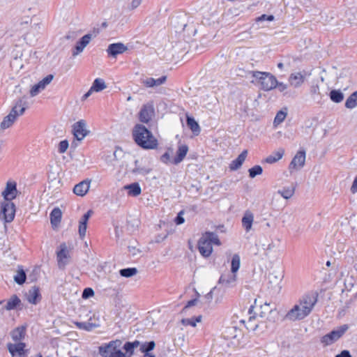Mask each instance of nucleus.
I'll use <instances>...</instances> for the list:
<instances>
[{
	"instance_id": "nucleus-1",
	"label": "nucleus",
	"mask_w": 357,
	"mask_h": 357,
	"mask_svg": "<svg viewBox=\"0 0 357 357\" xmlns=\"http://www.w3.org/2000/svg\"><path fill=\"white\" fill-rule=\"evenodd\" d=\"M317 302L314 294H307L298 299L293 307L287 312L285 319L288 321H296L304 319L312 311Z\"/></svg>"
},
{
	"instance_id": "nucleus-2",
	"label": "nucleus",
	"mask_w": 357,
	"mask_h": 357,
	"mask_svg": "<svg viewBox=\"0 0 357 357\" xmlns=\"http://www.w3.org/2000/svg\"><path fill=\"white\" fill-rule=\"evenodd\" d=\"M135 143L144 149H154L158 146V140L152 132L142 124H136L132 131Z\"/></svg>"
},
{
	"instance_id": "nucleus-3",
	"label": "nucleus",
	"mask_w": 357,
	"mask_h": 357,
	"mask_svg": "<svg viewBox=\"0 0 357 357\" xmlns=\"http://www.w3.org/2000/svg\"><path fill=\"white\" fill-rule=\"evenodd\" d=\"M220 245V241L216 234L207 231L202 234L198 241V250L200 254L204 257H209L213 252L212 245Z\"/></svg>"
},
{
	"instance_id": "nucleus-4",
	"label": "nucleus",
	"mask_w": 357,
	"mask_h": 357,
	"mask_svg": "<svg viewBox=\"0 0 357 357\" xmlns=\"http://www.w3.org/2000/svg\"><path fill=\"white\" fill-rule=\"evenodd\" d=\"M122 341L116 340L110 341L98 347V351L102 357H128L121 351Z\"/></svg>"
},
{
	"instance_id": "nucleus-5",
	"label": "nucleus",
	"mask_w": 357,
	"mask_h": 357,
	"mask_svg": "<svg viewBox=\"0 0 357 357\" xmlns=\"http://www.w3.org/2000/svg\"><path fill=\"white\" fill-rule=\"evenodd\" d=\"M250 74L255 78V81L260 84L261 89L264 91L273 89L278 85L276 77L270 73L251 71Z\"/></svg>"
},
{
	"instance_id": "nucleus-6",
	"label": "nucleus",
	"mask_w": 357,
	"mask_h": 357,
	"mask_svg": "<svg viewBox=\"0 0 357 357\" xmlns=\"http://www.w3.org/2000/svg\"><path fill=\"white\" fill-rule=\"evenodd\" d=\"M349 327L347 324L338 327L337 329L332 331L331 333L324 335L321 339V342L324 346H328L339 340L348 330Z\"/></svg>"
},
{
	"instance_id": "nucleus-7",
	"label": "nucleus",
	"mask_w": 357,
	"mask_h": 357,
	"mask_svg": "<svg viewBox=\"0 0 357 357\" xmlns=\"http://www.w3.org/2000/svg\"><path fill=\"white\" fill-rule=\"evenodd\" d=\"M15 213V204L10 201H6L2 204L0 218L6 222H10L13 220Z\"/></svg>"
},
{
	"instance_id": "nucleus-8",
	"label": "nucleus",
	"mask_w": 357,
	"mask_h": 357,
	"mask_svg": "<svg viewBox=\"0 0 357 357\" xmlns=\"http://www.w3.org/2000/svg\"><path fill=\"white\" fill-rule=\"evenodd\" d=\"M305 163V151L304 150H300L296 153L289 165V170L290 173L300 170L304 167Z\"/></svg>"
},
{
	"instance_id": "nucleus-9",
	"label": "nucleus",
	"mask_w": 357,
	"mask_h": 357,
	"mask_svg": "<svg viewBox=\"0 0 357 357\" xmlns=\"http://www.w3.org/2000/svg\"><path fill=\"white\" fill-rule=\"evenodd\" d=\"M155 110L152 103H147L142 106L139 112V119L144 123H148L154 116Z\"/></svg>"
},
{
	"instance_id": "nucleus-10",
	"label": "nucleus",
	"mask_w": 357,
	"mask_h": 357,
	"mask_svg": "<svg viewBox=\"0 0 357 357\" xmlns=\"http://www.w3.org/2000/svg\"><path fill=\"white\" fill-rule=\"evenodd\" d=\"M53 79V75H48L38 83L34 84L30 89V96L31 97L36 96L40 92L43 91L47 85L51 83Z\"/></svg>"
},
{
	"instance_id": "nucleus-11",
	"label": "nucleus",
	"mask_w": 357,
	"mask_h": 357,
	"mask_svg": "<svg viewBox=\"0 0 357 357\" xmlns=\"http://www.w3.org/2000/svg\"><path fill=\"white\" fill-rule=\"evenodd\" d=\"M28 107L29 104L26 101V97L23 96L15 102L10 112L19 117L24 114Z\"/></svg>"
},
{
	"instance_id": "nucleus-12",
	"label": "nucleus",
	"mask_w": 357,
	"mask_h": 357,
	"mask_svg": "<svg viewBox=\"0 0 357 357\" xmlns=\"http://www.w3.org/2000/svg\"><path fill=\"white\" fill-rule=\"evenodd\" d=\"M86 122L81 120L75 123L73 126V132L75 137L78 141L82 140L87 134Z\"/></svg>"
},
{
	"instance_id": "nucleus-13",
	"label": "nucleus",
	"mask_w": 357,
	"mask_h": 357,
	"mask_svg": "<svg viewBox=\"0 0 357 357\" xmlns=\"http://www.w3.org/2000/svg\"><path fill=\"white\" fill-rule=\"evenodd\" d=\"M25 347L26 344L23 342L8 343L7 344L8 349L13 357L17 355L19 357H26V351L24 349Z\"/></svg>"
},
{
	"instance_id": "nucleus-14",
	"label": "nucleus",
	"mask_w": 357,
	"mask_h": 357,
	"mask_svg": "<svg viewBox=\"0 0 357 357\" xmlns=\"http://www.w3.org/2000/svg\"><path fill=\"white\" fill-rule=\"evenodd\" d=\"M17 193V183L15 181H8L6 187L2 192V196L6 201H10L16 197Z\"/></svg>"
},
{
	"instance_id": "nucleus-15",
	"label": "nucleus",
	"mask_w": 357,
	"mask_h": 357,
	"mask_svg": "<svg viewBox=\"0 0 357 357\" xmlns=\"http://www.w3.org/2000/svg\"><path fill=\"white\" fill-rule=\"evenodd\" d=\"M128 50V47L121 43L110 44L107 50V54L112 56L116 57L118 54H123Z\"/></svg>"
},
{
	"instance_id": "nucleus-16",
	"label": "nucleus",
	"mask_w": 357,
	"mask_h": 357,
	"mask_svg": "<svg viewBox=\"0 0 357 357\" xmlns=\"http://www.w3.org/2000/svg\"><path fill=\"white\" fill-rule=\"evenodd\" d=\"M89 43V33L82 36L77 43L72 51L73 56H76L83 52L84 49Z\"/></svg>"
},
{
	"instance_id": "nucleus-17",
	"label": "nucleus",
	"mask_w": 357,
	"mask_h": 357,
	"mask_svg": "<svg viewBox=\"0 0 357 357\" xmlns=\"http://www.w3.org/2000/svg\"><path fill=\"white\" fill-rule=\"evenodd\" d=\"M222 335L226 340H233L241 335V331L234 326H229L224 329Z\"/></svg>"
},
{
	"instance_id": "nucleus-18",
	"label": "nucleus",
	"mask_w": 357,
	"mask_h": 357,
	"mask_svg": "<svg viewBox=\"0 0 357 357\" xmlns=\"http://www.w3.org/2000/svg\"><path fill=\"white\" fill-rule=\"evenodd\" d=\"M89 190V179L86 178L78 184L75 185L73 188V192L80 197L84 196Z\"/></svg>"
},
{
	"instance_id": "nucleus-19",
	"label": "nucleus",
	"mask_w": 357,
	"mask_h": 357,
	"mask_svg": "<svg viewBox=\"0 0 357 357\" xmlns=\"http://www.w3.org/2000/svg\"><path fill=\"white\" fill-rule=\"evenodd\" d=\"M89 218V211L86 212L84 215L82 217V218L79 221V236L81 239H83L86 235V229H87V222Z\"/></svg>"
},
{
	"instance_id": "nucleus-20",
	"label": "nucleus",
	"mask_w": 357,
	"mask_h": 357,
	"mask_svg": "<svg viewBox=\"0 0 357 357\" xmlns=\"http://www.w3.org/2000/svg\"><path fill=\"white\" fill-rule=\"evenodd\" d=\"M304 81L305 77L301 73H291L289 77V84L294 88L301 86Z\"/></svg>"
},
{
	"instance_id": "nucleus-21",
	"label": "nucleus",
	"mask_w": 357,
	"mask_h": 357,
	"mask_svg": "<svg viewBox=\"0 0 357 357\" xmlns=\"http://www.w3.org/2000/svg\"><path fill=\"white\" fill-rule=\"evenodd\" d=\"M68 254L66 245H61V250L57 252L58 264L60 268H63L67 264Z\"/></svg>"
},
{
	"instance_id": "nucleus-22",
	"label": "nucleus",
	"mask_w": 357,
	"mask_h": 357,
	"mask_svg": "<svg viewBox=\"0 0 357 357\" xmlns=\"http://www.w3.org/2000/svg\"><path fill=\"white\" fill-rule=\"evenodd\" d=\"M62 218V212L61 209L58 207L54 208L51 213H50V222L54 229L56 228L61 221Z\"/></svg>"
},
{
	"instance_id": "nucleus-23",
	"label": "nucleus",
	"mask_w": 357,
	"mask_h": 357,
	"mask_svg": "<svg viewBox=\"0 0 357 357\" xmlns=\"http://www.w3.org/2000/svg\"><path fill=\"white\" fill-rule=\"evenodd\" d=\"M237 280L236 274L232 273L231 275H228L227 277L225 275H221L219 279L218 283L222 284L225 287H232L236 284V282Z\"/></svg>"
},
{
	"instance_id": "nucleus-24",
	"label": "nucleus",
	"mask_w": 357,
	"mask_h": 357,
	"mask_svg": "<svg viewBox=\"0 0 357 357\" xmlns=\"http://www.w3.org/2000/svg\"><path fill=\"white\" fill-rule=\"evenodd\" d=\"M248 155V151L244 150L242 153L237 157L236 159L231 161L229 165V169L232 171L237 170L239 169L243 163L244 162Z\"/></svg>"
},
{
	"instance_id": "nucleus-25",
	"label": "nucleus",
	"mask_w": 357,
	"mask_h": 357,
	"mask_svg": "<svg viewBox=\"0 0 357 357\" xmlns=\"http://www.w3.org/2000/svg\"><path fill=\"white\" fill-rule=\"evenodd\" d=\"M284 154V149L282 148L278 149L276 151L272 153L264 159V162L268 164H273L279 161Z\"/></svg>"
},
{
	"instance_id": "nucleus-26",
	"label": "nucleus",
	"mask_w": 357,
	"mask_h": 357,
	"mask_svg": "<svg viewBox=\"0 0 357 357\" xmlns=\"http://www.w3.org/2000/svg\"><path fill=\"white\" fill-rule=\"evenodd\" d=\"M155 347V343L154 341L144 342L142 344L139 350L144 354V357H155L153 354L151 353V351L154 349Z\"/></svg>"
},
{
	"instance_id": "nucleus-27",
	"label": "nucleus",
	"mask_w": 357,
	"mask_h": 357,
	"mask_svg": "<svg viewBox=\"0 0 357 357\" xmlns=\"http://www.w3.org/2000/svg\"><path fill=\"white\" fill-rule=\"evenodd\" d=\"M254 221V215L250 211H246L242 218V225L246 231H249L252 229Z\"/></svg>"
},
{
	"instance_id": "nucleus-28",
	"label": "nucleus",
	"mask_w": 357,
	"mask_h": 357,
	"mask_svg": "<svg viewBox=\"0 0 357 357\" xmlns=\"http://www.w3.org/2000/svg\"><path fill=\"white\" fill-rule=\"evenodd\" d=\"M18 116L13 114V113H9L7 116H6L3 121L0 124V128L1 130H6L7 128H10L14 123L17 121Z\"/></svg>"
},
{
	"instance_id": "nucleus-29",
	"label": "nucleus",
	"mask_w": 357,
	"mask_h": 357,
	"mask_svg": "<svg viewBox=\"0 0 357 357\" xmlns=\"http://www.w3.org/2000/svg\"><path fill=\"white\" fill-rule=\"evenodd\" d=\"M188 151V147L186 145H181L178 146L176 152V156L172 160V163L177 165L180 163L185 157Z\"/></svg>"
},
{
	"instance_id": "nucleus-30",
	"label": "nucleus",
	"mask_w": 357,
	"mask_h": 357,
	"mask_svg": "<svg viewBox=\"0 0 357 357\" xmlns=\"http://www.w3.org/2000/svg\"><path fill=\"white\" fill-rule=\"evenodd\" d=\"M167 80L166 76H162L158 79H154L152 77H148L143 80L142 83L145 84L147 87H153L160 86L164 84Z\"/></svg>"
},
{
	"instance_id": "nucleus-31",
	"label": "nucleus",
	"mask_w": 357,
	"mask_h": 357,
	"mask_svg": "<svg viewBox=\"0 0 357 357\" xmlns=\"http://www.w3.org/2000/svg\"><path fill=\"white\" fill-rule=\"evenodd\" d=\"M123 188L128 190V195L131 197H137L142 192L140 185L138 183H132L125 185Z\"/></svg>"
},
{
	"instance_id": "nucleus-32",
	"label": "nucleus",
	"mask_w": 357,
	"mask_h": 357,
	"mask_svg": "<svg viewBox=\"0 0 357 357\" xmlns=\"http://www.w3.org/2000/svg\"><path fill=\"white\" fill-rule=\"evenodd\" d=\"M107 88V85L103 79L97 78L96 79L92 86H91V92H100Z\"/></svg>"
},
{
	"instance_id": "nucleus-33",
	"label": "nucleus",
	"mask_w": 357,
	"mask_h": 357,
	"mask_svg": "<svg viewBox=\"0 0 357 357\" xmlns=\"http://www.w3.org/2000/svg\"><path fill=\"white\" fill-rule=\"evenodd\" d=\"M259 318L257 316L250 315L248 320L246 322V328L249 331H255L259 326V324L261 321H259Z\"/></svg>"
},
{
	"instance_id": "nucleus-34",
	"label": "nucleus",
	"mask_w": 357,
	"mask_h": 357,
	"mask_svg": "<svg viewBox=\"0 0 357 357\" xmlns=\"http://www.w3.org/2000/svg\"><path fill=\"white\" fill-rule=\"evenodd\" d=\"M273 312V308L271 307L270 303H265L261 306V311L257 315L259 319H268L269 314Z\"/></svg>"
},
{
	"instance_id": "nucleus-35",
	"label": "nucleus",
	"mask_w": 357,
	"mask_h": 357,
	"mask_svg": "<svg viewBox=\"0 0 357 357\" xmlns=\"http://www.w3.org/2000/svg\"><path fill=\"white\" fill-rule=\"evenodd\" d=\"M40 296L39 289L36 287H33L29 290L27 294V300L29 303L36 304L38 298Z\"/></svg>"
},
{
	"instance_id": "nucleus-36",
	"label": "nucleus",
	"mask_w": 357,
	"mask_h": 357,
	"mask_svg": "<svg viewBox=\"0 0 357 357\" xmlns=\"http://www.w3.org/2000/svg\"><path fill=\"white\" fill-rule=\"evenodd\" d=\"M21 303L20 299L17 296V295H13L10 299L7 301L6 305L4 307V309L6 310H11L16 308Z\"/></svg>"
},
{
	"instance_id": "nucleus-37",
	"label": "nucleus",
	"mask_w": 357,
	"mask_h": 357,
	"mask_svg": "<svg viewBox=\"0 0 357 357\" xmlns=\"http://www.w3.org/2000/svg\"><path fill=\"white\" fill-rule=\"evenodd\" d=\"M186 121L188 126L192 132L196 135H199L200 132V127L194 118L187 116Z\"/></svg>"
},
{
	"instance_id": "nucleus-38",
	"label": "nucleus",
	"mask_w": 357,
	"mask_h": 357,
	"mask_svg": "<svg viewBox=\"0 0 357 357\" xmlns=\"http://www.w3.org/2000/svg\"><path fill=\"white\" fill-rule=\"evenodd\" d=\"M25 334V328L24 327H17L11 332L12 339L15 342L20 341Z\"/></svg>"
},
{
	"instance_id": "nucleus-39",
	"label": "nucleus",
	"mask_w": 357,
	"mask_h": 357,
	"mask_svg": "<svg viewBox=\"0 0 357 357\" xmlns=\"http://www.w3.org/2000/svg\"><path fill=\"white\" fill-rule=\"evenodd\" d=\"M202 319V316L199 315L197 317L182 319L181 324L183 326H191L192 327H195L197 326V323L201 322Z\"/></svg>"
},
{
	"instance_id": "nucleus-40",
	"label": "nucleus",
	"mask_w": 357,
	"mask_h": 357,
	"mask_svg": "<svg viewBox=\"0 0 357 357\" xmlns=\"http://www.w3.org/2000/svg\"><path fill=\"white\" fill-rule=\"evenodd\" d=\"M241 264V259L238 255L235 254L233 255L231 261V273L236 274L238 271Z\"/></svg>"
},
{
	"instance_id": "nucleus-41",
	"label": "nucleus",
	"mask_w": 357,
	"mask_h": 357,
	"mask_svg": "<svg viewBox=\"0 0 357 357\" xmlns=\"http://www.w3.org/2000/svg\"><path fill=\"white\" fill-rule=\"evenodd\" d=\"M357 106V91L351 93L345 102V107L348 109H353Z\"/></svg>"
},
{
	"instance_id": "nucleus-42",
	"label": "nucleus",
	"mask_w": 357,
	"mask_h": 357,
	"mask_svg": "<svg viewBox=\"0 0 357 357\" xmlns=\"http://www.w3.org/2000/svg\"><path fill=\"white\" fill-rule=\"evenodd\" d=\"M330 98L336 103L341 102L344 99V94L340 90H332L330 92Z\"/></svg>"
},
{
	"instance_id": "nucleus-43",
	"label": "nucleus",
	"mask_w": 357,
	"mask_h": 357,
	"mask_svg": "<svg viewBox=\"0 0 357 357\" xmlns=\"http://www.w3.org/2000/svg\"><path fill=\"white\" fill-rule=\"evenodd\" d=\"M138 273L136 268H123L119 271L121 276L124 278H130L135 275Z\"/></svg>"
},
{
	"instance_id": "nucleus-44",
	"label": "nucleus",
	"mask_w": 357,
	"mask_h": 357,
	"mask_svg": "<svg viewBox=\"0 0 357 357\" xmlns=\"http://www.w3.org/2000/svg\"><path fill=\"white\" fill-rule=\"evenodd\" d=\"M14 280L18 284H22L26 280V273L22 269H20L14 277Z\"/></svg>"
},
{
	"instance_id": "nucleus-45",
	"label": "nucleus",
	"mask_w": 357,
	"mask_h": 357,
	"mask_svg": "<svg viewBox=\"0 0 357 357\" xmlns=\"http://www.w3.org/2000/svg\"><path fill=\"white\" fill-rule=\"evenodd\" d=\"M278 193L285 199H288L294 195V188H284L281 190H278Z\"/></svg>"
},
{
	"instance_id": "nucleus-46",
	"label": "nucleus",
	"mask_w": 357,
	"mask_h": 357,
	"mask_svg": "<svg viewBox=\"0 0 357 357\" xmlns=\"http://www.w3.org/2000/svg\"><path fill=\"white\" fill-rule=\"evenodd\" d=\"M248 172L250 177L255 178L256 176L261 175L263 172V169L260 165H255L249 169Z\"/></svg>"
},
{
	"instance_id": "nucleus-47",
	"label": "nucleus",
	"mask_w": 357,
	"mask_h": 357,
	"mask_svg": "<svg viewBox=\"0 0 357 357\" xmlns=\"http://www.w3.org/2000/svg\"><path fill=\"white\" fill-rule=\"evenodd\" d=\"M135 167L132 170V172L134 174L146 175L151 172V169L149 168L139 167L137 165L138 160H135Z\"/></svg>"
},
{
	"instance_id": "nucleus-48",
	"label": "nucleus",
	"mask_w": 357,
	"mask_h": 357,
	"mask_svg": "<svg viewBox=\"0 0 357 357\" xmlns=\"http://www.w3.org/2000/svg\"><path fill=\"white\" fill-rule=\"evenodd\" d=\"M122 348L126 351V354H128V357H130L134 354V348L133 345L130 344V342H127L125 343V344L122 347Z\"/></svg>"
},
{
	"instance_id": "nucleus-49",
	"label": "nucleus",
	"mask_w": 357,
	"mask_h": 357,
	"mask_svg": "<svg viewBox=\"0 0 357 357\" xmlns=\"http://www.w3.org/2000/svg\"><path fill=\"white\" fill-rule=\"evenodd\" d=\"M287 113L283 111H280L277 113L275 119H274V123L275 124H280L286 118Z\"/></svg>"
},
{
	"instance_id": "nucleus-50",
	"label": "nucleus",
	"mask_w": 357,
	"mask_h": 357,
	"mask_svg": "<svg viewBox=\"0 0 357 357\" xmlns=\"http://www.w3.org/2000/svg\"><path fill=\"white\" fill-rule=\"evenodd\" d=\"M128 252L133 257H137L141 253V250L137 245H128Z\"/></svg>"
},
{
	"instance_id": "nucleus-51",
	"label": "nucleus",
	"mask_w": 357,
	"mask_h": 357,
	"mask_svg": "<svg viewBox=\"0 0 357 357\" xmlns=\"http://www.w3.org/2000/svg\"><path fill=\"white\" fill-rule=\"evenodd\" d=\"M68 148V142L67 140H63L59 144V152L60 153H65Z\"/></svg>"
},
{
	"instance_id": "nucleus-52",
	"label": "nucleus",
	"mask_w": 357,
	"mask_h": 357,
	"mask_svg": "<svg viewBox=\"0 0 357 357\" xmlns=\"http://www.w3.org/2000/svg\"><path fill=\"white\" fill-rule=\"evenodd\" d=\"M160 160L162 162L165 164H168L169 162L172 163V160H171L170 154L168 151L165 152L162 155Z\"/></svg>"
},
{
	"instance_id": "nucleus-53",
	"label": "nucleus",
	"mask_w": 357,
	"mask_h": 357,
	"mask_svg": "<svg viewBox=\"0 0 357 357\" xmlns=\"http://www.w3.org/2000/svg\"><path fill=\"white\" fill-rule=\"evenodd\" d=\"M122 150L116 148L115 151L113 152L112 158L108 160L109 162H112L113 160H116L118 159V156L122 153Z\"/></svg>"
},
{
	"instance_id": "nucleus-54",
	"label": "nucleus",
	"mask_w": 357,
	"mask_h": 357,
	"mask_svg": "<svg viewBox=\"0 0 357 357\" xmlns=\"http://www.w3.org/2000/svg\"><path fill=\"white\" fill-rule=\"evenodd\" d=\"M183 211H181L178 213L177 217L175 219V222L176 225H181L184 222L185 220L183 217Z\"/></svg>"
},
{
	"instance_id": "nucleus-55",
	"label": "nucleus",
	"mask_w": 357,
	"mask_h": 357,
	"mask_svg": "<svg viewBox=\"0 0 357 357\" xmlns=\"http://www.w3.org/2000/svg\"><path fill=\"white\" fill-rule=\"evenodd\" d=\"M76 325L79 328L86 331L89 330V324L87 322H76Z\"/></svg>"
},
{
	"instance_id": "nucleus-56",
	"label": "nucleus",
	"mask_w": 357,
	"mask_h": 357,
	"mask_svg": "<svg viewBox=\"0 0 357 357\" xmlns=\"http://www.w3.org/2000/svg\"><path fill=\"white\" fill-rule=\"evenodd\" d=\"M310 93L312 95L319 94V88L318 85H312L310 88Z\"/></svg>"
},
{
	"instance_id": "nucleus-57",
	"label": "nucleus",
	"mask_w": 357,
	"mask_h": 357,
	"mask_svg": "<svg viewBox=\"0 0 357 357\" xmlns=\"http://www.w3.org/2000/svg\"><path fill=\"white\" fill-rule=\"evenodd\" d=\"M335 357H352L347 350H343L340 354L335 356Z\"/></svg>"
},
{
	"instance_id": "nucleus-58",
	"label": "nucleus",
	"mask_w": 357,
	"mask_h": 357,
	"mask_svg": "<svg viewBox=\"0 0 357 357\" xmlns=\"http://www.w3.org/2000/svg\"><path fill=\"white\" fill-rule=\"evenodd\" d=\"M142 0H132L130 4L132 9H135L141 4Z\"/></svg>"
},
{
	"instance_id": "nucleus-59",
	"label": "nucleus",
	"mask_w": 357,
	"mask_h": 357,
	"mask_svg": "<svg viewBox=\"0 0 357 357\" xmlns=\"http://www.w3.org/2000/svg\"><path fill=\"white\" fill-rule=\"evenodd\" d=\"M351 191L352 193H355L357 192V176H356V178L353 182V184L351 187Z\"/></svg>"
},
{
	"instance_id": "nucleus-60",
	"label": "nucleus",
	"mask_w": 357,
	"mask_h": 357,
	"mask_svg": "<svg viewBox=\"0 0 357 357\" xmlns=\"http://www.w3.org/2000/svg\"><path fill=\"white\" fill-rule=\"evenodd\" d=\"M197 299H192V300L189 301L188 302L187 305L185 306L183 310H185L188 307L195 305L197 303Z\"/></svg>"
},
{
	"instance_id": "nucleus-61",
	"label": "nucleus",
	"mask_w": 357,
	"mask_h": 357,
	"mask_svg": "<svg viewBox=\"0 0 357 357\" xmlns=\"http://www.w3.org/2000/svg\"><path fill=\"white\" fill-rule=\"evenodd\" d=\"M277 86L278 87L280 91H284V90H286L287 89V84H284V83H279L278 82V85Z\"/></svg>"
},
{
	"instance_id": "nucleus-62",
	"label": "nucleus",
	"mask_w": 357,
	"mask_h": 357,
	"mask_svg": "<svg viewBox=\"0 0 357 357\" xmlns=\"http://www.w3.org/2000/svg\"><path fill=\"white\" fill-rule=\"evenodd\" d=\"M82 297L84 298H89V287L86 288L82 294Z\"/></svg>"
},
{
	"instance_id": "nucleus-63",
	"label": "nucleus",
	"mask_w": 357,
	"mask_h": 357,
	"mask_svg": "<svg viewBox=\"0 0 357 357\" xmlns=\"http://www.w3.org/2000/svg\"><path fill=\"white\" fill-rule=\"evenodd\" d=\"M130 344L133 345V348L135 349V348H137L138 347H141V345L142 343H141L138 340H135L134 342H130Z\"/></svg>"
},
{
	"instance_id": "nucleus-64",
	"label": "nucleus",
	"mask_w": 357,
	"mask_h": 357,
	"mask_svg": "<svg viewBox=\"0 0 357 357\" xmlns=\"http://www.w3.org/2000/svg\"><path fill=\"white\" fill-rule=\"evenodd\" d=\"M215 287L213 288V289L210 291V292H208V293L206 295V298L208 300L211 301V300L212 299V298H213V291L215 290Z\"/></svg>"
}]
</instances>
